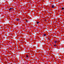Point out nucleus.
Returning <instances> with one entry per match:
<instances>
[{
  "instance_id": "f257e3e1",
  "label": "nucleus",
  "mask_w": 64,
  "mask_h": 64,
  "mask_svg": "<svg viewBox=\"0 0 64 64\" xmlns=\"http://www.w3.org/2000/svg\"><path fill=\"white\" fill-rule=\"evenodd\" d=\"M16 21H18L19 20V19H18L17 18H16Z\"/></svg>"
},
{
  "instance_id": "f03ea898",
  "label": "nucleus",
  "mask_w": 64,
  "mask_h": 64,
  "mask_svg": "<svg viewBox=\"0 0 64 64\" xmlns=\"http://www.w3.org/2000/svg\"><path fill=\"white\" fill-rule=\"evenodd\" d=\"M52 8H54V5H53L52 6Z\"/></svg>"
},
{
  "instance_id": "7ed1b4c3",
  "label": "nucleus",
  "mask_w": 64,
  "mask_h": 64,
  "mask_svg": "<svg viewBox=\"0 0 64 64\" xmlns=\"http://www.w3.org/2000/svg\"><path fill=\"white\" fill-rule=\"evenodd\" d=\"M11 9H12V8H10V9H9V10H10V11L11 10Z\"/></svg>"
},
{
  "instance_id": "20e7f679",
  "label": "nucleus",
  "mask_w": 64,
  "mask_h": 64,
  "mask_svg": "<svg viewBox=\"0 0 64 64\" xmlns=\"http://www.w3.org/2000/svg\"><path fill=\"white\" fill-rule=\"evenodd\" d=\"M54 43H57V41L54 40Z\"/></svg>"
},
{
  "instance_id": "39448f33",
  "label": "nucleus",
  "mask_w": 64,
  "mask_h": 64,
  "mask_svg": "<svg viewBox=\"0 0 64 64\" xmlns=\"http://www.w3.org/2000/svg\"><path fill=\"white\" fill-rule=\"evenodd\" d=\"M44 36H46V34H44Z\"/></svg>"
},
{
  "instance_id": "423d86ee",
  "label": "nucleus",
  "mask_w": 64,
  "mask_h": 64,
  "mask_svg": "<svg viewBox=\"0 0 64 64\" xmlns=\"http://www.w3.org/2000/svg\"><path fill=\"white\" fill-rule=\"evenodd\" d=\"M62 10H63V9H64V8H62Z\"/></svg>"
},
{
  "instance_id": "0eeeda50",
  "label": "nucleus",
  "mask_w": 64,
  "mask_h": 64,
  "mask_svg": "<svg viewBox=\"0 0 64 64\" xmlns=\"http://www.w3.org/2000/svg\"><path fill=\"white\" fill-rule=\"evenodd\" d=\"M26 57H28V56H27V55H26Z\"/></svg>"
},
{
  "instance_id": "6e6552de",
  "label": "nucleus",
  "mask_w": 64,
  "mask_h": 64,
  "mask_svg": "<svg viewBox=\"0 0 64 64\" xmlns=\"http://www.w3.org/2000/svg\"><path fill=\"white\" fill-rule=\"evenodd\" d=\"M26 23H28V21L26 20Z\"/></svg>"
},
{
  "instance_id": "1a4fd4ad",
  "label": "nucleus",
  "mask_w": 64,
  "mask_h": 64,
  "mask_svg": "<svg viewBox=\"0 0 64 64\" xmlns=\"http://www.w3.org/2000/svg\"><path fill=\"white\" fill-rule=\"evenodd\" d=\"M54 47H56V45H55L54 46Z\"/></svg>"
},
{
  "instance_id": "9d476101",
  "label": "nucleus",
  "mask_w": 64,
  "mask_h": 64,
  "mask_svg": "<svg viewBox=\"0 0 64 64\" xmlns=\"http://www.w3.org/2000/svg\"><path fill=\"white\" fill-rule=\"evenodd\" d=\"M37 24H38L39 23V22H36Z\"/></svg>"
},
{
  "instance_id": "9b49d317",
  "label": "nucleus",
  "mask_w": 64,
  "mask_h": 64,
  "mask_svg": "<svg viewBox=\"0 0 64 64\" xmlns=\"http://www.w3.org/2000/svg\"><path fill=\"white\" fill-rule=\"evenodd\" d=\"M12 8V9H14V8Z\"/></svg>"
},
{
  "instance_id": "f8f14e48",
  "label": "nucleus",
  "mask_w": 64,
  "mask_h": 64,
  "mask_svg": "<svg viewBox=\"0 0 64 64\" xmlns=\"http://www.w3.org/2000/svg\"><path fill=\"white\" fill-rule=\"evenodd\" d=\"M42 40H44V39L43 38H42Z\"/></svg>"
},
{
  "instance_id": "ddd939ff",
  "label": "nucleus",
  "mask_w": 64,
  "mask_h": 64,
  "mask_svg": "<svg viewBox=\"0 0 64 64\" xmlns=\"http://www.w3.org/2000/svg\"><path fill=\"white\" fill-rule=\"evenodd\" d=\"M48 39H49V37L48 38Z\"/></svg>"
},
{
  "instance_id": "4468645a",
  "label": "nucleus",
  "mask_w": 64,
  "mask_h": 64,
  "mask_svg": "<svg viewBox=\"0 0 64 64\" xmlns=\"http://www.w3.org/2000/svg\"><path fill=\"white\" fill-rule=\"evenodd\" d=\"M56 22V23H58V22Z\"/></svg>"
},
{
  "instance_id": "2eb2a0df",
  "label": "nucleus",
  "mask_w": 64,
  "mask_h": 64,
  "mask_svg": "<svg viewBox=\"0 0 64 64\" xmlns=\"http://www.w3.org/2000/svg\"><path fill=\"white\" fill-rule=\"evenodd\" d=\"M45 22H46V20H45Z\"/></svg>"
},
{
  "instance_id": "dca6fc26",
  "label": "nucleus",
  "mask_w": 64,
  "mask_h": 64,
  "mask_svg": "<svg viewBox=\"0 0 64 64\" xmlns=\"http://www.w3.org/2000/svg\"><path fill=\"white\" fill-rule=\"evenodd\" d=\"M48 40H50V39H48Z\"/></svg>"
},
{
  "instance_id": "f3484780",
  "label": "nucleus",
  "mask_w": 64,
  "mask_h": 64,
  "mask_svg": "<svg viewBox=\"0 0 64 64\" xmlns=\"http://www.w3.org/2000/svg\"><path fill=\"white\" fill-rule=\"evenodd\" d=\"M51 24H52V23H51Z\"/></svg>"
}]
</instances>
